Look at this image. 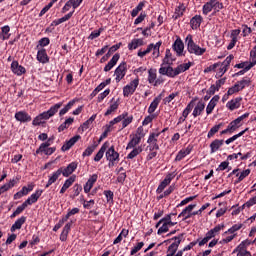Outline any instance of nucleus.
Here are the masks:
<instances>
[{
	"label": "nucleus",
	"instance_id": "40",
	"mask_svg": "<svg viewBox=\"0 0 256 256\" xmlns=\"http://www.w3.org/2000/svg\"><path fill=\"white\" fill-rule=\"evenodd\" d=\"M161 102L159 101V98H154V100L151 102L149 108H148V113L152 115V113H155L157 111V108L159 107V104Z\"/></svg>",
	"mask_w": 256,
	"mask_h": 256
},
{
	"label": "nucleus",
	"instance_id": "51",
	"mask_svg": "<svg viewBox=\"0 0 256 256\" xmlns=\"http://www.w3.org/2000/svg\"><path fill=\"white\" fill-rule=\"evenodd\" d=\"M243 229V224H234L231 228H229L226 232H224V235H227V233L234 234L235 232Z\"/></svg>",
	"mask_w": 256,
	"mask_h": 256
},
{
	"label": "nucleus",
	"instance_id": "9",
	"mask_svg": "<svg viewBox=\"0 0 256 256\" xmlns=\"http://www.w3.org/2000/svg\"><path fill=\"white\" fill-rule=\"evenodd\" d=\"M79 163L77 162H71L68 164V167H60V171L62 172L63 177H70V175H73L75 171H77Z\"/></svg>",
	"mask_w": 256,
	"mask_h": 256
},
{
	"label": "nucleus",
	"instance_id": "44",
	"mask_svg": "<svg viewBox=\"0 0 256 256\" xmlns=\"http://www.w3.org/2000/svg\"><path fill=\"white\" fill-rule=\"evenodd\" d=\"M53 143L48 139L46 142H43L39 148L36 150V155H40L41 151H45V149L50 148Z\"/></svg>",
	"mask_w": 256,
	"mask_h": 256
},
{
	"label": "nucleus",
	"instance_id": "27",
	"mask_svg": "<svg viewBox=\"0 0 256 256\" xmlns=\"http://www.w3.org/2000/svg\"><path fill=\"white\" fill-rule=\"evenodd\" d=\"M225 140L215 139L210 143V153H217L223 147Z\"/></svg>",
	"mask_w": 256,
	"mask_h": 256
},
{
	"label": "nucleus",
	"instance_id": "61",
	"mask_svg": "<svg viewBox=\"0 0 256 256\" xmlns=\"http://www.w3.org/2000/svg\"><path fill=\"white\" fill-rule=\"evenodd\" d=\"M111 93L110 89H106L104 92L100 93L97 97V102L98 103H103V100L105 97H107Z\"/></svg>",
	"mask_w": 256,
	"mask_h": 256
},
{
	"label": "nucleus",
	"instance_id": "45",
	"mask_svg": "<svg viewBox=\"0 0 256 256\" xmlns=\"http://www.w3.org/2000/svg\"><path fill=\"white\" fill-rule=\"evenodd\" d=\"M81 191H83V186L81 184H75L73 186V195H71V199H75L76 197H79L81 194Z\"/></svg>",
	"mask_w": 256,
	"mask_h": 256
},
{
	"label": "nucleus",
	"instance_id": "60",
	"mask_svg": "<svg viewBox=\"0 0 256 256\" xmlns=\"http://www.w3.org/2000/svg\"><path fill=\"white\" fill-rule=\"evenodd\" d=\"M131 123H133V115L125 117L122 120V129H125L126 127H129V125H131Z\"/></svg>",
	"mask_w": 256,
	"mask_h": 256
},
{
	"label": "nucleus",
	"instance_id": "37",
	"mask_svg": "<svg viewBox=\"0 0 256 256\" xmlns=\"http://www.w3.org/2000/svg\"><path fill=\"white\" fill-rule=\"evenodd\" d=\"M143 153V146H137L136 148H132V151L127 155L126 159H135L138 155Z\"/></svg>",
	"mask_w": 256,
	"mask_h": 256
},
{
	"label": "nucleus",
	"instance_id": "62",
	"mask_svg": "<svg viewBox=\"0 0 256 256\" xmlns=\"http://www.w3.org/2000/svg\"><path fill=\"white\" fill-rule=\"evenodd\" d=\"M177 95H179V92L172 93L168 97H165L163 99L164 105H169V103H171V101H173V99H175V97H177Z\"/></svg>",
	"mask_w": 256,
	"mask_h": 256
},
{
	"label": "nucleus",
	"instance_id": "58",
	"mask_svg": "<svg viewBox=\"0 0 256 256\" xmlns=\"http://www.w3.org/2000/svg\"><path fill=\"white\" fill-rule=\"evenodd\" d=\"M145 246L144 242H139L136 246H134L130 252V255H135L136 253H139L141 249Z\"/></svg>",
	"mask_w": 256,
	"mask_h": 256
},
{
	"label": "nucleus",
	"instance_id": "38",
	"mask_svg": "<svg viewBox=\"0 0 256 256\" xmlns=\"http://www.w3.org/2000/svg\"><path fill=\"white\" fill-rule=\"evenodd\" d=\"M249 175H251V169L243 170L241 173H239L237 180H235V182H234L235 185L241 183V181H243L245 178L249 177Z\"/></svg>",
	"mask_w": 256,
	"mask_h": 256
},
{
	"label": "nucleus",
	"instance_id": "28",
	"mask_svg": "<svg viewBox=\"0 0 256 256\" xmlns=\"http://www.w3.org/2000/svg\"><path fill=\"white\" fill-rule=\"evenodd\" d=\"M203 111H205V102L199 101L195 106L192 115L194 118L199 117V115H203Z\"/></svg>",
	"mask_w": 256,
	"mask_h": 256
},
{
	"label": "nucleus",
	"instance_id": "26",
	"mask_svg": "<svg viewBox=\"0 0 256 256\" xmlns=\"http://www.w3.org/2000/svg\"><path fill=\"white\" fill-rule=\"evenodd\" d=\"M26 221H27V218L25 216H21L20 218H18L10 228L11 233H15L17 229H21V227L25 225Z\"/></svg>",
	"mask_w": 256,
	"mask_h": 256
},
{
	"label": "nucleus",
	"instance_id": "50",
	"mask_svg": "<svg viewBox=\"0 0 256 256\" xmlns=\"http://www.w3.org/2000/svg\"><path fill=\"white\" fill-rule=\"evenodd\" d=\"M117 109H119V103L118 102H114L113 104H111L109 106V108L105 112V114H104L105 117H108V115H111V113H115V111H117Z\"/></svg>",
	"mask_w": 256,
	"mask_h": 256
},
{
	"label": "nucleus",
	"instance_id": "34",
	"mask_svg": "<svg viewBox=\"0 0 256 256\" xmlns=\"http://www.w3.org/2000/svg\"><path fill=\"white\" fill-rule=\"evenodd\" d=\"M130 138L131 139L126 146V150L135 149L137 147V145H139V143H141V140L134 135H130Z\"/></svg>",
	"mask_w": 256,
	"mask_h": 256
},
{
	"label": "nucleus",
	"instance_id": "32",
	"mask_svg": "<svg viewBox=\"0 0 256 256\" xmlns=\"http://www.w3.org/2000/svg\"><path fill=\"white\" fill-rule=\"evenodd\" d=\"M75 103H77V100H75V99L69 101V102L66 104V106L60 110L59 116H60V117H63V115H66V113H69V111H71V109L73 108V106L75 105Z\"/></svg>",
	"mask_w": 256,
	"mask_h": 256
},
{
	"label": "nucleus",
	"instance_id": "6",
	"mask_svg": "<svg viewBox=\"0 0 256 256\" xmlns=\"http://www.w3.org/2000/svg\"><path fill=\"white\" fill-rule=\"evenodd\" d=\"M175 177H177V173L175 172H171L168 173L166 175V177L164 178V180L159 184L156 193L161 194L163 193V191H165V188L167 187V185L171 184V181L175 179Z\"/></svg>",
	"mask_w": 256,
	"mask_h": 256
},
{
	"label": "nucleus",
	"instance_id": "17",
	"mask_svg": "<svg viewBox=\"0 0 256 256\" xmlns=\"http://www.w3.org/2000/svg\"><path fill=\"white\" fill-rule=\"evenodd\" d=\"M37 61L39 63H42L43 65L49 63V55H47V50L45 48H42L38 50L37 56H36Z\"/></svg>",
	"mask_w": 256,
	"mask_h": 256
},
{
	"label": "nucleus",
	"instance_id": "52",
	"mask_svg": "<svg viewBox=\"0 0 256 256\" xmlns=\"http://www.w3.org/2000/svg\"><path fill=\"white\" fill-rule=\"evenodd\" d=\"M145 135V129L143 128V126H139L136 130V133L134 134V137L138 138L141 141V139H143Z\"/></svg>",
	"mask_w": 256,
	"mask_h": 256
},
{
	"label": "nucleus",
	"instance_id": "57",
	"mask_svg": "<svg viewBox=\"0 0 256 256\" xmlns=\"http://www.w3.org/2000/svg\"><path fill=\"white\" fill-rule=\"evenodd\" d=\"M214 1V12L212 15H215V13H219L221 9H224L223 2H219V0H213Z\"/></svg>",
	"mask_w": 256,
	"mask_h": 256
},
{
	"label": "nucleus",
	"instance_id": "30",
	"mask_svg": "<svg viewBox=\"0 0 256 256\" xmlns=\"http://www.w3.org/2000/svg\"><path fill=\"white\" fill-rule=\"evenodd\" d=\"M211 11H215V4L213 0H209L202 6L203 15H207L211 13Z\"/></svg>",
	"mask_w": 256,
	"mask_h": 256
},
{
	"label": "nucleus",
	"instance_id": "64",
	"mask_svg": "<svg viewBox=\"0 0 256 256\" xmlns=\"http://www.w3.org/2000/svg\"><path fill=\"white\" fill-rule=\"evenodd\" d=\"M236 256H252L251 252L247 250V247L240 245V253H237Z\"/></svg>",
	"mask_w": 256,
	"mask_h": 256
},
{
	"label": "nucleus",
	"instance_id": "41",
	"mask_svg": "<svg viewBox=\"0 0 256 256\" xmlns=\"http://www.w3.org/2000/svg\"><path fill=\"white\" fill-rule=\"evenodd\" d=\"M221 127H223V123H220V124H217V125L213 126V127L209 130V132H208V134H207V138H208V139H211V137H214L215 134L219 133V129H221Z\"/></svg>",
	"mask_w": 256,
	"mask_h": 256
},
{
	"label": "nucleus",
	"instance_id": "22",
	"mask_svg": "<svg viewBox=\"0 0 256 256\" xmlns=\"http://www.w3.org/2000/svg\"><path fill=\"white\" fill-rule=\"evenodd\" d=\"M109 145H110L109 141H106L103 143L100 150L97 152V154L94 157V161L96 163H99V161L103 159V155H105V151L109 149Z\"/></svg>",
	"mask_w": 256,
	"mask_h": 256
},
{
	"label": "nucleus",
	"instance_id": "36",
	"mask_svg": "<svg viewBox=\"0 0 256 256\" xmlns=\"http://www.w3.org/2000/svg\"><path fill=\"white\" fill-rule=\"evenodd\" d=\"M75 121V118H68L66 119L59 127H58V133H62L65 129H69L71 125H73V122Z\"/></svg>",
	"mask_w": 256,
	"mask_h": 256
},
{
	"label": "nucleus",
	"instance_id": "35",
	"mask_svg": "<svg viewBox=\"0 0 256 256\" xmlns=\"http://www.w3.org/2000/svg\"><path fill=\"white\" fill-rule=\"evenodd\" d=\"M29 207V205L27 203H25V201L16 208V210L10 215V219H15V217L21 215V213H23V211H25V208Z\"/></svg>",
	"mask_w": 256,
	"mask_h": 256
},
{
	"label": "nucleus",
	"instance_id": "21",
	"mask_svg": "<svg viewBox=\"0 0 256 256\" xmlns=\"http://www.w3.org/2000/svg\"><path fill=\"white\" fill-rule=\"evenodd\" d=\"M219 99H221L219 95H215L214 97H212L206 107L207 115H211V113H213V110L215 109V107H217V103H219Z\"/></svg>",
	"mask_w": 256,
	"mask_h": 256
},
{
	"label": "nucleus",
	"instance_id": "33",
	"mask_svg": "<svg viewBox=\"0 0 256 256\" xmlns=\"http://www.w3.org/2000/svg\"><path fill=\"white\" fill-rule=\"evenodd\" d=\"M184 14H185V7L183 5H180L175 8L172 19H174V21H177V19H181V17H183Z\"/></svg>",
	"mask_w": 256,
	"mask_h": 256
},
{
	"label": "nucleus",
	"instance_id": "10",
	"mask_svg": "<svg viewBox=\"0 0 256 256\" xmlns=\"http://www.w3.org/2000/svg\"><path fill=\"white\" fill-rule=\"evenodd\" d=\"M12 73L14 75H17L18 77H21V75H25L27 73V70L22 65H19V61L13 60L10 67Z\"/></svg>",
	"mask_w": 256,
	"mask_h": 256
},
{
	"label": "nucleus",
	"instance_id": "16",
	"mask_svg": "<svg viewBox=\"0 0 256 256\" xmlns=\"http://www.w3.org/2000/svg\"><path fill=\"white\" fill-rule=\"evenodd\" d=\"M62 171L58 168L55 172H53L48 179V182L45 185V189H49L53 183L57 182V179H59L62 175Z\"/></svg>",
	"mask_w": 256,
	"mask_h": 256
},
{
	"label": "nucleus",
	"instance_id": "47",
	"mask_svg": "<svg viewBox=\"0 0 256 256\" xmlns=\"http://www.w3.org/2000/svg\"><path fill=\"white\" fill-rule=\"evenodd\" d=\"M181 239H183V234H180L179 236H175L169 240L164 241V243H167L170 241H175L174 243H172V245H174V247L179 249V245H181Z\"/></svg>",
	"mask_w": 256,
	"mask_h": 256
},
{
	"label": "nucleus",
	"instance_id": "8",
	"mask_svg": "<svg viewBox=\"0 0 256 256\" xmlns=\"http://www.w3.org/2000/svg\"><path fill=\"white\" fill-rule=\"evenodd\" d=\"M195 207H197V204H190L186 206L178 215V219L181 217H183L182 221H187V219H191V217H193V209H195Z\"/></svg>",
	"mask_w": 256,
	"mask_h": 256
},
{
	"label": "nucleus",
	"instance_id": "13",
	"mask_svg": "<svg viewBox=\"0 0 256 256\" xmlns=\"http://www.w3.org/2000/svg\"><path fill=\"white\" fill-rule=\"evenodd\" d=\"M123 43L119 42L118 44L113 45L112 47L109 48L108 52L100 59V63H105L109 60V57L113 55L118 49H121V46Z\"/></svg>",
	"mask_w": 256,
	"mask_h": 256
},
{
	"label": "nucleus",
	"instance_id": "5",
	"mask_svg": "<svg viewBox=\"0 0 256 256\" xmlns=\"http://www.w3.org/2000/svg\"><path fill=\"white\" fill-rule=\"evenodd\" d=\"M139 87V78H136L132 80L129 84L124 86L123 88V96L129 97L130 95H133L135 91H137V88Z\"/></svg>",
	"mask_w": 256,
	"mask_h": 256
},
{
	"label": "nucleus",
	"instance_id": "4",
	"mask_svg": "<svg viewBox=\"0 0 256 256\" xmlns=\"http://www.w3.org/2000/svg\"><path fill=\"white\" fill-rule=\"evenodd\" d=\"M105 156L107 161H109L108 167H115L116 163H119V152L115 151L114 145L108 147Z\"/></svg>",
	"mask_w": 256,
	"mask_h": 256
},
{
	"label": "nucleus",
	"instance_id": "15",
	"mask_svg": "<svg viewBox=\"0 0 256 256\" xmlns=\"http://www.w3.org/2000/svg\"><path fill=\"white\" fill-rule=\"evenodd\" d=\"M97 179H99V176L97 174H93L89 177L87 182L84 185V193H90L91 189H93V186L95 183H97Z\"/></svg>",
	"mask_w": 256,
	"mask_h": 256
},
{
	"label": "nucleus",
	"instance_id": "31",
	"mask_svg": "<svg viewBox=\"0 0 256 256\" xmlns=\"http://www.w3.org/2000/svg\"><path fill=\"white\" fill-rule=\"evenodd\" d=\"M236 85L238 86V89L240 91H243V89H245V87H250L251 86V78L245 76L240 81H238L236 83Z\"/></svg>",
	"mask_w": 256,
	"mask_h": 256
},
{
	"label": "nucleus",
	"instance_id": "42",
	"mask_svg": "<svg viewBox=\"0 0 256 256\" xmlns=\"http://www.w3.org/2000/svg\"><path fill=\"white\" fill-rule=\"evenodd\" d=\"M157 80V70L156 69H150L148 70V82L150 84L155 83Z\"/></svg>",
	"mask_w": 256,
	"mask_h": 256
},
{
	"label": "nucleus",
	"instance_id": "12",
	"mask_svg": "<svg viewBox=\"0 0 256 256\" xmlns=\"http://www.w3.org/2000/svg\"><path fill=\"white\" fill-rule=\"evenodd\" d=\"M14 117L16 121H19L20 123H29L32 120L31 115L26 111H18L15 113Z\"/></svg>",
	"mask_w": 256,
	"mask_h": 256
},
{
	"label": "nucleus",
	"instance_id": "56",
	"mask_svg": "<svg viewBox=\"0 0 256 256\" xmlns=\"http://www.w3.org/2000/svg\"><path fill=\"white\" fill-rule=\"evenodd\" d=\"M103 31V28H99V30L91 32V34L88 36V39H90V41H93V39H97V37L101 36V33H103Z\"/></svg>",
	"mask_w": 256,
	"mask_h": 256
},
{
	"label": "nucleus",
	"instance_id": "20",
	"mask_svg": "<svg viewBox=\"0 0 256 256\" xmlns=\"http://www.w3.org/2000/svg\"><path fill=\"white\" fill-rule=\"evenodd\" d=\"M41 195H43V190L38 189L35 191V193L31 194L30 197H28V199L24 202L28 205H33L37 203V201H39V197H41Z\"/></svg>",
	"mask_w": 256,
	"mask_h": 256
},
{
	"label": "nucleus",
	"instance_id": "11",
	"mask_svg": "<svg viewBox=\"0 0 256 256\" xmlns=\"http://www.w3.org/2000/svg\"><path fill=\"white\" fill-rule=\"evenodd\" d=\"M172 49L176 52L178 57L183 55V51H185V44L183 43V40H181V37H177L172 45Z\"/></svg>",
	"mask_w": 256,
	"mask_h": 256
},
{
	"label": "nucleus",
	"instance_id": "59",
	"mask_svg": "<svg viewBox=\"0 0 256 256\" xmlns=\"http://www.w3.org/2000/svg\"><path fill=\"white\" fill-rule=\"evenodd\" d=\"M49 43H51V40L47 37H44L38 41V45L36 47H37V49H39V47H47V45H49Z\"/></svg>",
	"mask_w": 256,
	"mask_h": 256
},
{
	"label": "nucleus",
	"instance_id": "19",
	"mask_svg": "<svg viewBox=\"0 0 256 256\" xmlns=\"http://www.w3.org/2000/svg\"><path fill=\"white\" fill-rule=\"evenodd\" d=\"M119 59H121V55L119 53L114 54L111 60L104 67V71L106 73L111 71V69H113L117 65Z\"/></svg>",
	"mask_w": 256,
	"mask_h": 256
},
{
	"label": "nucleus",
	"instance_id": "14",
	"mask_svg": "<svg viewBox=\"0 0 256 256\" xmlns=\"http://www.w3.org/2000/svg\"><path fill=\"white\" fill-rule=\"evenodd\" d=\"M241 101H243L242 97H236L226 103V107L229 111H235V109H239L241 107Z\"/></svg>",
	"mask_w": 256,
	"mask_h": 256
},
{
	"label": "nucleus",
	"instance_id": "7",
	"mask_svg": "<svg viewBox=\"0 0 256 256\" xmlns=\"http://www.w3.org/2000/svg\"><path fill=\"white\" fill-rule=\"evenodd\" d=\"M114 75H116V83H120L125 75H127V62L120 63L119 66L115 69Z\"/></svg>",
	"mask_w": 256,
	"mask_h": 256
},
{
	"label": "nucleus",
	"instance_id": "53",
	"mask_svg": "<svg viewBox=\"0 0 256 256\" xmlns=\"http://www.w3.org/2000/svg\"><path fill=\"white\" fill-rule=\"evenodd\" d=\"M172 57H173V54L171 53V50L166 49V54H165V57L163 59V63H165L166 65H171V62L169 61V59L171 61H175V59H173Z\"/></svg>",
	"mask_w": 256,
	"mask_h": 256
},
{
	"label": "nucleus",
	"instance_id": "63",
	"mask_svg": "<svg viewBox=\"0 0 256 256\" xmlns=\"http://www.w3.org/2000/svg\"><path fill=\"white\" fill-rule=\"evenodd\" d=\"M227 68H224V66H218L216 73V79H219L221 76L227 73Z\"/></svg>",
	"mask_w": 256,
	"mask_h": 256
},
{
	"label": "nucleus",
	"instance_id": "29",
	"mask_svg": "<svg viewBox=\"0 0 256 256\" xmlns=\"http://www.w3.org/2000/svg\"><path fill=\"white\" fill-rule=\"evenodd\" d=\"M143 45H145L143 38L133 39L131 43L128 44V49L129 51H133V49H137L138 47H143Z\"/></svg>",
	"mask_w": 256,
	"mask_h": 256
},
{
	"label": "nucleus",
	"instance_id": "49",
	"mask_svg": "<svg viewBox=\"0 0 256 256\" xmlns=\"http://www.w3.org/2000/svg\"><path fill=\"white\" fill-rule=\"evenodd\" d=\"M97 149V144H94L92 146H88L85 151L82 153V157H91L93 155V152Z\"/></svg>",
	"mask_w": 256,
	"mask_h": 256
},
{
	"label": "nucleus",
	"instance_id": "2",
	"mask_svg": "<svg viewBox=\"0 0 256 256\" xmlns=\"http://www.w3.org/2000/svg\"><path fill=\"white\" fill-rule=\"evenodd\" d=\"M185 41L187 44V51L191 55H196L200 57L201 55H205V53L207 52V48H201L195 43V41H193V35L188 34Z\"/></svg>",
	"mask_w": 256,
	"mask_h": 256
},
{
	"label": "nucleus",
	"instance_id": "55",
	"mask_svg": "<svg viewBox=\"0 0 256 256\" xmlns=\"http://www.w3.org/2000/svg\"><path fill=\"white\" fill-rule=\"evenodd\" d=\"M191 111H193V100L183 110L182 117L187 119V117H189V113H191Z\"/></svg>",
	"mask_w": 256,
	"mask_h": 256
},
{
	"label": "nucleus",
	"instance_id": "25",
	"mask_svg": "<svg viewBox=\"0 0 256 256\" xmlns=\"http://www.w3.org/2000/svg\"><path fill=\"white\" fill-rule=\"evenodd\" d=\"M160 75H166V77H170L171 79L175 78V69L171 66L163 67L161 66L159 68Z\"/></svg>",
	"mask_w": 256,
	"mask_h": 256
},
{
	"label": "nucleus",
	"instance_id": "24",
	"mask_svg": "<svg viewBox=\"0 0 256 256\" xmlns=\"http://www.w3.org/2000/svg\"><path fill=\"white\" fill-rule=\"evenodd\" d=\"M76 179H77L76 175H72L68 179H66L62 188L60 189V195L65 194V191H67V189H69V187H71L73 185V183L76 181Z\"/></svg>",
	"mask_w": 256,
	"mask_h": 256
},
{
	"label": "nucleus",
	"instance_id": "3",
	"mask_svg": "<svg viewBox=\"0 0 256 256\" xmlns=\"http://www.w3.org/2000/svg\"><path fill=\"white\" fill-rule=\"evenodd\" d=\"M161 133L150 132L147 143L148 146L146 147V151H159V136Z\"/></svg>",
	"mask_w": 256,
	"mask_h": 256
},
{
	"label": "nucleus",
	"instance_id": "48",
	"mask_svg": "<svg viewBox=\"0 0 256 256\" xmlns=\"http://www.w3.org/2000/svg\"><path fill=\"white\" fill-rule=\"evenodd\" d=\"M151 51H153V46L152 45H148L147 49L143 50L140 49L137 53L138 57H140V59H143V57H145L146 55H149V53H151Z\"/></svg>",
	"mask_w": 256,
	"mask_h": 256
},
{
	"label": "nucleus",
	"instance_id": "23",
	"mask_svg": "<svg viewBox=\"0 0 256 256\" xmlns=\"http://www.w3.org/2000/svg\"><path fill=\"white\" fill-rule=\"evenodd\" d=\"M201 23H203V16L202 15H195L190 20V27L194 31L201 27Z\"/></svg>",
	"mask_w": 256,
	"mask_h": 256
},
{
	"label": "nucleus",
	"instance_id": "39",
	"mask_svg": "<svg viewBox=\"0 0 256 256\" xmlns=\"http://www.w3.org/2000/svg\"><path fill=\"white\" fill-rule=\"evenodd\" d=\"M241 125H243V123H241L237 118L233 121H231L229 124H228V128L230 129V131L232 133H235V131L237 129H239V127H241Z\"/></svg>",
	"mask_w": 256,
	"mask_h": 256
},
{
	"label": "nucleus",
	"instance_id": "46",
	"mask_svg": "<svg viewBox=\"0 0 256 256\" xmlns=\"http://www.w3.org/2000/svg\"><path fill=\"white\" fill-rule=\"evenodd\" d=\"M235 59V56L233 54H230L223 62H220V67H224L229 71V65H231V61Z\"/></svg>",
	"mask_w": 256,
	"mask_h": 256
},
{
	"label": "nucleus",
	"instance_id": "54",
	"mask_svg": "<svg viewBox=\"0 0 256 256\" xmlns=\"http://www.w3.org/2000/svg\"><path fill=\"white\" fill-rule=\"evenodd\" d=\"M103 195H105L106 197V200H107V203H113L114 202V197H115V194L113 193V191L111 190H105L103 192Z\"/></svg>",
	"mask_w": 256,
	"mask_h": 256
},
{
	"label": "nucleus",
	"instance_id": "1",
	"mask_svg": "<svg viewBox=\"0 0 256 256\" xmlns=\"http://www.w3.org/2000/svg\"><path fill=\"white\" fill-rule=\"evenodd\" d=\"M62 107H63V102H58L54 104L49 108L48 111H44L38 116H36L32 121V125L34 127H39V125L45 124V121H49L51 117H54Z\"/></svg>",
	"mask_w": 256,
	"mask_h": 256
},
{
	"label": "nucleus",
	"instance_id": "18",
	"mask_svg": "<svg viewBox=\"0 0 256 256\" xmlns=\"http://www.w3.org/2000/svg\"><path fill=\"white\" fill-rule=\"evenodd\" d=\"M79 139H81L80 135H76V136L70 138L63 144V146L61 147V151H63V152L69 151V149H71V147H73V145H75V143H77V141H79Z\"/></svg>",
	"mask_w": 256,
	"mask_h": 256
},
{
	"label": "nucleus",
	"instance_id": "43",
	"mask_svg": "<svg viewBox=\"0 0 256 256\" xmlns=\"http://www.w3.org/2000/svg\"><path fill=\"white\" fill-rule=\"evenodd\" d=\"M9 31H11V27H9V25L3 26L1 28V33L3 34L2 41H7V39L11 37V34H9Z\"/></svg>",
	"mask_w": 256,
	"mask_h": 256
}]
</instances>
